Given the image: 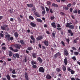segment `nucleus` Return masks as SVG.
<instances>
[{
  "label": "nucleus",
  "instance_id": "nucleus-39",
  "mask_svg": "<svg viewBox=\"0 0 80 80\" xmlns=\"http://www.w3.org/2000/svg\"><path fill=\"white\" fill-rule=\"evenodd\" d=\"M71 48L72 50H77V49L76 48H75V47H72Z\"/></svg>",
  "mask_w": 80,
  "mask_h": 80
},
{
  "label": "nucleus",
  "instance_id": "nucleus-20",
  "mask_svg": "<svg viewBox=\"0 0 80 80\" xmlns=\"http://www.w3.org/2000/svg\"><path fill=\"white\" fill-rule=\"evenodd\" d=\"M34 15L38 17H40V14L38 12H35L34 13Z\"/></svg>",
  "mask_w": 80,
  "mask_h": 80
},
{
  "label": "nucleus",
  "instance_id": "nucleus-18",
  "mask_svg": "<svg viewBox=\"0 0 80 80\" xmlns=\"http://www.w3.org/2000/svg\"><path fill=\"white\" fill-rule=\"evenodd\" d=\"M31 63L32 65L37 64V62L33 60L32 61H31Z\"/></svg>",
  "mask_w": 80,
  "mask_h": 80
},
{
  "label": "nucleus",
  "instance_id": "nucleus-6",
  "mask_svg": "<svg viewBox=\"0 0 80 80\" xmlns=\"http://www.w3.org/2000/svg\"><path fill=\"white\" fill-rule=\"evenodd\" d=\"M64 55H66V56H67L68 55V54H69V53H68V51L66 49L64 50Z\"/></svg>",
  "mask_w": 80,
  "mask_h": 80
},
{
  "label": "nucleus",
  "instance_id": "nucleus-3",
  "mask_svg": "<svg viewBox=\"0 0 80 80\" xmlns=\"http://www.w3.org/2000/svg\"><path fill=\"white\" fill-rule=\"evenodd\" d=\"M8 27V25H4L3 26L1 27V28L2 30H7L6 27Z\"/></svg>",
  "mask_w": 80,
  "mask_h": 80
},
{
  "label": "nucleus",
  "instance_id": "nucleus-54",
  "mask_svg": "<svg viewBox=\"0 0 80 80\" xmlns=\"http://www.w3.org/2000/svg\"><path fill=\"white\" fill-rule=\"evenodd\" d=\"M52 35L53 37H55V33L52 32Z\"/></svg>",
  "mask_w": 80,
  "mask_h": 80
},
{
  "label": "nucleus",
  "instance_id": "nucleus-15",
  "mask_svg": "<svg viewBox=\"0 0 80 80\" xmlns=\"http://www.w3.org/2000/svg\"><path fill=\"white\" fill-rule=\"evenodd\" d=\"M10 35L8 34L6 35V38H7L8 40H10Z\"/></svg>",
  "mask_w": 80,
  "mask_h": 80
},
{
  "label": "nucleus",
  "instance_id": "nucleus-32",
  "mask_svg": "<svg viewBox=\"0 0 80 80\" xmlns=\"http://www.w3.org/2000/svg\"><path fill=\"white\" fill-rule=\"evenodd\" d=\"M12 73L13 74H15L16 73V72H15V70L14 69L13 70L12 72Z\"/></svg>",
  "mask_w": 80,
  "mask_h": 80
},
{
  "label": "nucleus",
  "instance_id": "nucleus-52",
  "mask_svg": "<svg viewBox=\"0 0 80 80\" xmlns=\"http://www.w3.org/2000/svg\"><path fill=\"white\" fill-rule=\"evenodd\" d=\"M24 62H27V58H25V59L24 60Z\"/></svg>",
  "mask_w": 80,
  "mask_h": 80
},
{
  "label": "nucleus",
  "instance_id": "nucleus-34",
  "mask_svg": "<svg viewBox=\"0 0 80 80\" xmlns=\"http://www.w3.org/2000/svg\"><path fill=\"white\" fill-rule=\"evenodd\" d=\"M63 8L64 10H68V8L66 7H63Z\"/></svg>",
  "mask_w": 80,
  "mask_h": 80
},
{
  "label": "nucleus",
  "instance_id": "nucleus-41",
  "mask_svg": "<svg viewBox=\"0 0 80 80\" xmlns=\"http://www.w3.org/2000/svg\"><path fill=\"white\" fill-rule=\"evenodd\" d=\"M74 55H78V52H74Z\"/></svg>",
  "mask_w": 80,
  "mask_h": 80
},
{
  "label": "nucleus",
  "instance_id": "nucleus-12",
  "mask_svg": "<svg viewBox=\"0 0 80 80\" xmlns=\"http://www.w3.org/2000/svg\"><path fill=\"white\" fill-rule=\"evenodd\" d=\"M37 40H42L43 39V37L42 36H39L37 38H36Z\"/></svg>",
  "mask_w": 80,
  "mask_h": 80
},
{
  "label": "nucleus",
  "instance_id": "nucleus-26",
  "mask_svg": "<svg viewBox=\"0 0 80 80\" xmlns=\"http://www.w3.org/2000/svg\"><path fill=\"white\" fill-rule=\"evenodd\" d=\"M37 55V54L36 53H33L32 54V57L33 58H36V55Z\"/></svg>",
  "mask_w": 80,
  "mask_h": 80
},
{
  "label": "nucleus",
  "instance_id": "nucleus-25",
  "mask_svg": "<svg viewBox=\"0 0 80 80\" xmlns=\"http://www.w3.org/2000/svg\"><path fill=\"white\" fill-rule=\"evenodd\" d=\"M6 77L8 80H10V75H9L7 74L6 76Z\"/></svg>",
  "mask_w": 80,
  "mask_h": 80
},
{
  "label": "nucleus",
  "instance_id": "nucleus-17",
  "mask_svg": "<svg viewBox=\"0 0 80 80\" xmlns=\"http://www.w3.org/2000/svg\"><path fill=\"white\" fill-rule=\"evenodd\" d=\"M30 37L31 39L33 40V43H34L35 42V38H34L33 36H31Z\"/></svg>",
  "mask_w": 80,
  "mask_h": 80
},
{
  "label": "nucleus",
  "instance_id": "nucleus-53",
  "mask_svg": "<svg viewBox=\"0 0 80 80\" xmlns=\"http://www.w3.org/2000/svg\"><path fill=\"white\" fill-rule=\"evenodd\" d=\"M0 37H3V34L2 33H0Z\"/></svg>",
  "mask_w": 80,
  "mask_h": 80
},
{
  "label": "nucleus",
  "instance_id": "nucleus-61",
  "mask_svg": "<svg viewBox=\"0 0 80 80\" xmlns=\"http://www.w3.org/2000/svg\"><path fill=\"white\" fill-rule=\"evenodd\" d=\"M50 13H53V10H52V9H51L50 10Z\"/></svg>",
  "mask_w": 80,
  "mask_h": 80
},
{
  "label": "nucleus",
  "instance_id": "nucleus-44",
  "mask_svg": "<svg viewBox=\"0 0 80 80\" xmlns=\"http://www.w3.org/2000/svg\"><path fill=\"white\" fill-rule=\"evenodd\" d=\"M72 58L73 60H74V61H75V60H76V58H75V56L73 57Z\"/></svg>",
  "mask_w": 80,
  "mask_h": 80
},
{
  "label": "nucleus",
  "instance_id": "nucleus-35",
  "mask_svg": "<svg viewBox=\"0 0 80 80\" xmlns=\"http://www.w3.org/2000/svg\"><path fill=\"white\" fill-rule=\"evenodd\" d=\"M29 18H30V19H31L32 20H33L34 18L33 17L31 16H29Z\"/></svg>",
  "mask_w": 80,
  "mask_h": 80
},
{
  "label": "nucleus",
  "instance_id": "nucleus-57",
  "mask_svg": "<svg viewBox=\"0 0 80 80\" xmlns=\"http://www.w3.org/2000/svg\"><path fill=\"white\" fill-rule=\"evenodd\" d=\"M9 48L10 50H11L13 51V48H12V47H10Z\"/></svg>",
  "mask_w": 80,
  "mask_h": 80
},
{
  "label": "nucleus",
  "instance_id": "nucleus-27",
  "mask_svg": "<svg viewBox=\"0 0 80 80\" xmlns=\"http://www.w3.org/2000/svg\"><path fill=\"white\" fill-rule=\"evenodd\" d=\"M36 20L38 21V22H43L42 21V19H37Z\"/></svg>",
  "mask_w": 80,
  "mask_h": 80
},
{
  "label": "nucleus",
  "instance_id": "nucleus-42",
  "mask_svg": "<svg viewBox=\"0 0 80 80\" xmlns=\"http://www.w3.org/2000/svg\"><path fill=\"white\" fill-rule=\"evenodd\" d=\"M45 11H43L42 12V15L44 16V15H45Z\"/></svg>",
  "mask_w": 80,
  "mask_h": 80
},
{
  "label": "nucleus",
  "instance_id": "nucleus-48",
  "mask_svg": "<svg viewBox=\"0 0 80 80\" xmlns=\"http://www.w3.org/2000/svg\"><path fill=\"white\" fill-rule=\"evenodd\" d=\"M32 10L33 12H35L36 11L35 8V7L33 8L32 9Z\"/></svg>",
  "mask_w": 80,
  "mask_h": 80
},
{
  "label": "nucleus",
  "instance_id": "nucleus-60",
  "mask_svg": "<svg viewBox=\"0 0 80 80\" xmlns=\"http://www.w3.org/2000/svg\"><path fill=\"white\" fill-rule=\"evenodd\" d=\"M57 27H58V28H60V27H61V26H60V24H58Z\"/></svg>",
  "mask_w": 80,
  "mask_h": 80
},
{
  "label": "nucleus",
  "instance_id": "nucleus-14",
  "mask_svg": "<svg viewBox=\"0 0 80 80\" xmlns=\"http://www.w3.org/2000/svg\"><path fill=\"white\" fill-rule=\"evenodd\" d=\"M27 5L28 7H33V4H28Z\"/></svg>",
  "mask_w": 80,
  "mask_h": 80
},
{
  "label": "nucleus",
  "instance_id": "nucleus-51",
  "mask_svg": "<svg viewBox=\"0 0 80 80\" xmlns=\"http://www.w3.org/2000/svg\"><path fill=\"white\" fill-rule=\"evenodd\" d=\"M50 18H51V20H53V19H54V18H55V17H54V16L51 17Z\"/></svg>",
  "mask_w": 80,
  "mask_h": 80
},
{
  "label": "nucleus",
  "instance_id": "nucleus-64",
  "mask_svg": "<svg viewBox=\"0 0 80 80\" xmlns=\"http://www.w3.org/2000/svg\"><path fill=\"white\" fill-rule=\"evenodd\" d=\"M71 80H75V78H71Z\"/></svg>",
  "mask_w": 80,
  "mask_h": 80
},
{
  "label": "nucleus",
  "instance_id": "nucleus-63",
  "mask_svg": "<svg viewBox=\"0 0 80 80\" xmlns=\"http://www.w3.org/2000/svg\"><path fill=\"white\" fill-rule=\"evenodd\" d=\"M2 80H7V78H2Z\"/></svg>",
  "mask_w": 80,
  "mask_h": 80
},
{
  "label": "nucleus",
  "instance_id": "nucleus-36",
  "mask_svg": "<svg viewBox=\"0 0 80 80\" xmlns=\"http://www.w3.org/2000/svg\"><path fill=\"white\" fill-rule=\"evenodd\" d=\"M47 3L48 5H50L51 4V2H49V1H48L47 2Z\"/></svg>",
  "mask_w": 80,
  "mask_h": 80
},
{
  "label": "nucleus",
  "instance_id": "nucleus-23",
  "mask_svg": "<svg viewBox=\"0 0 80 80\" xmlns=\"http://www.w3.org/2000/svg\"><path fill=\"white\" fill-rule=\"evenodd\" d=\"M62 70L63 71H65V70H66V67L64 65H62Z\"/></svg>",
  "mask_w": 80,
  "mask_h": 80
},
{
  "label": "nucleus",
  "instance_id": "nucleus-43",
  "mask_svg": "<svg viewBox=\"0 0 80 80\" xmlns=\"http://www.w3.org/2000/svg\"><path fill=\"white\" fill-rule=\"evenodd\" d=\"M77 43V41L75 39H74L73 41V43Z\"/></svg>",
  "mask_w": 80,
  "mask_h": 80
},
{
  "label": "nucleus",
  "instance_id": "nucleus-7",
  "mask_svg": "<svg viewBox=\"0 0 80 80\" xmlns=\"http://www.w3.org/2000/svg\"><path fill=\"white\" fill-rule=\"evenodd\" d=\"M25 78L26 80H28V73L27 72H25L24 73Z\"/></svg>",
  "mask_w": 80,
  "mask_h": 80
},
{
  "label": "nucleus",
  "instance_id": "nucleus-24",
  "mask_svg": "<svg viewBox=\"0 0 80 80\" xmlns=\"http://www.w3.org/2000/svg\"><path fill=\"white\" fill-rule=\"evenodd\" d=\"M69 28L71 29H74V26L73 25H70Z\"/></svg>",
  "mask_w": 80,
  "mask_h": 80
},
{
  "label": "nucleus",
  "instance_id": "nucleus-56",
  "mask_svg": "<svg viewBox=\"0 0 80 80\" xmlns=\"http://www.w3.org/2000/svg\"><path fill=\"white\" fill-rule=\"evenodd\" d=\"M10 39V40H11V41L12 40H13V37H11Z\"/></svg>",
  "mask_w": 80,
  "mask_h": 80
},
{
  "label": "nucleus",
  "instance_id": "nucleus-50",
  "mask_svg": "<svg viewBox=\"0 0 80 80\" xmlns=\"http://www.w3.org/2000/svg\"><path fill=\"white\" fill-rule=\"evenodd\" d=\"M61 43L64 46H65V42H64L63 41H62Z\"/></svg>",
  "mask_w": 80,
  "mask_h": 80
},
{
  "label": "nucleus",
  "instance_id": "nucleus-49",
  "mask_svg": "<svg viewBox=\"0 0 80 80\" xmlns=\"http://www.w3.org/2000/svg\"><path fill=\"white\" fill-rule=\"evenodd\" d=\"M13 51H14V52H18V49H14L13 50Z\"/></svg>",
  "mask_w": 80,
  "mask_h": 80
},
{
  "label": "nucleus",
  "instance_id": "nucleus-31",
  "mask_svg": "<svg viewBox=\"0 0 80 80\" xmlns=\"http://www.w3.org/2000/svg\"><path fill=\"white\" fill-rule=\"evenodd\" d=\"M73 12L74 13H78V10L77 9H75Z\"/></svg>",
  "mask_w": 80,
  "mask_h": 80
},
{
  "label": "nucleus",
  "instance_id": "nucleus-19",
  "mask_svg": "<svg viewBox=\"0 0 80 80\" xmlns=\"http://www.w3.org/2000/svg\"><path fill=\"white\" fill-rule=\"evenodd\" d=\"M46 78L47 79H50L51 78H52V77L51 75L48 74L46 76Z\"/></svg>",
  "mask_w": 80,
  "mask_h": 80
},
{
  "label": "nucleus",
  "instance_id": "nucleus-33",
  "mask_svg": "<svg viewBox=\"0 0 80 80\" xmlns=\"http://www.w3.org/2000/svg\"><path fill=\"white\" fill-rule=\"evenodd\" d=\"M20 43L21 44H25V42H23V40H20Z\"/></svg>",
  "mask_w": 80,
  "mask_h": 80
},
{
  "label": "nucleus",
  "instance_id": "nucleus-29",
  "mask_svg": "<svg viewBox=\"0 0 80 80\" xmlns=\"http://www.w3.org/2000/svg\"><path fill=\"white\" fill-rule=\"evenodd\" d=\"M27 50L29 51H30L32 50V47H29L28 48Z\"/></svg>",
  "mask_w": 80,
  "mask_h": 80
},
{
  "label": "nucleus",
  "instance_id": "nucleus-11",
  "mask_svg": "<svg viewBox=\"0 0 80 80\" xmlns=\"http://www.w3.org/2000/svg\"><path fill=\"white\" fill-rule=\"evenodd\" d=\"M72 22L68 23L67 22V23L65 24V26L66 27H68L69 28V27H70V25H72Z\"/></svg>",
  "mask_w": 80,
  "mask_h": 80
},
{
  "label": "nucleus",
  "instance_id": "nucleus-4",
  "mask_svg": "<svg viewBox=\"0 0 80 80\" xmlns=\"http://www.w3.org/2000/svg\"><path fill=\"white\" fill-rule=\"evenodd\" d=\"M39 71L40 72H42V73H44V72H45V69L43 68V67H40L39 68Z\"/></svg>",
  "mask_w": 80,
  "mask_h": 80
},
{
  "label": "nucleus",
  "instance_id": "nucleus-16",
  "mask_svg": "<svg viewBox=\"0 0 80 80\" xmlns=\"http://www.w3.org/2000/svg\"><path fill=\"white\" fill-rule=\"evenodd\" d=\"M44 43L46 46H48V42L46 40H45Z\"/></svg>",
  "mask_w": 80,
  "mask_h": 80
},
{
  "label": "nucleus",
  "instance_id": "nucleus-1",
  "mask_svg": "<svg viewBox=\"0 0 80 80\" xmlns=\"http://www.w3.org/2000/svg\"><path fill=\"white\" fill-rule=\"evenodd\" d=\"M17 58H20L19 54L18 53H16V54H13V57L12 58V59H13V60H15Z\"/></svg>",
  "mask_w": 80,
  "mask_h": 80
},
{
  "label": "nucleus",
  "instance_id": "nucleus-47",
  "mask_svg": "<svg viewBox=\"0 0 80 80\" xmlns=\"http://www.w3.org/2000/svg\"><path fill=\"white\" fill-rule=\"evenodd\" d=\"M56 70L57 72H60L61 71L60 69V68H57L56 69Z\"/></svg>",
  "mask_w": 80,
  "mask_h": 80
},
{
  "label": "nucleus",
  "instance_id": "nucleus-62",
  "mask_svg": "<svg viewBox=\"0 0 80 80\" xmlns=\"http://www.w3.org/2000/svg\"><path fill=\"white\" fill-rule=\"evenodd\" d=\"M3 18V16H0V20H1Z\"/></svg>",
  "mask_w": 80,
  "mask_h": 80
},
{
  "label": "nucleus",
  "instance_id": "nucleus-8",
  "mask_svg": "<svg viewBox=\"0 0 80 80\" xmlns=\"http://www.w3.org/2000/svg\"><path fill=\"white\" fill-rule=\"evenodd\" d=\"M30 25L32 27H36V24L33 23V22H31L30 23Z\"/></svg>",
  "mask_w": 80,
  "mask_h": 80
},
{
  "label": "nucleus",
  "instance_id": "nucleus-22",
  "mask_svg": "<svg viewBox=\"0 0 80 80\" xmlns=\"http://www.w3.org/2000/svg\"><path fill=\"white\" fill-rule=\"evenodd\" d=\"M8 55L10 57H11V56H12L13 55V53L11 51H9L8 52Z\"/></svg>",
  "mask_w": 80,
  "mask_h": 80
},
{
  "label": "nucleus",
  "instance_id": "nucleus-9",
  "mask_svg": "<svg viewBox=\"0 0 80 80\" xmlns=\"http://www.w3.org/2000/svg\"><path fill=\"white\" fill-rule=\"evenodd\" d=\"M64 64L65 65H67L68 63V61L67 60V58H65L64 59Z\"/></svg>",
  "mask_w": 80,
  "mask_h": 80
},
{
  "label": "nucleus",
  "instance_id": "nucleus-10",
  "mask_svg": "<svg viewBox=\"0 0 80 80\" xmlns=\"http://www.w3.org/2000/svg\"><path fill=\"white\" fill-rule=\"evenodd\" d=\"M68 33H69V34H70V35H71V36H73V32H72V31L71 30H68Z\"/></svg>",
  "mask_w": 80,
  "mask_h": 80
},
{
  "label": "nucleus",
  "instance_id": "nucleus-40",
  "mask_svg": "<svg viewBox=\"0 0 80 80\" xmlns=\"http://www.w3.org/2000/svg\"><path fill=\"white\" fill-rule=\"evenodd\" d=\"M71 5H72V4L70 3L68 4V5H67V7H70Z\"/></svg>",
  "mask_w": 80,
  "mask_h": 80
},
{
  "label": "nucleus",
  "instance_id": "nucleus-59",
  "mask_svg": "<svg viewBox=\"0 0 80 80\" xmlns=\"http://www.w3.org/2000/svg\"><path fill=\"white\" fill-rule=\"evenodd\" d=\"M60 14H61V15H65V14L63 12H61Z\"/></svg>",
  "mask_w": 80,
  "mask_h": 80
},
{
  "label": "nucleus",
  "instance_id": "nucleus-37",
  "mask_svg": "<svg viewBox=\"0 0 80 80\" xmlns=\"http://www.w3.org/2000/svg\"><path fill=\"white\" fill-rule=\"evenodd\" d=\"M7 49V48L5 47H2V50H5Z\"/></svg>",
  "mask_w": 80,
  "mask_h": 80
},
{
  "label": "nucleus",
  "instance_id": "nucleus-38",
  "mask_svg": "<svg viewBox=\"0 0 80 80\" xmlns=\"http://www.w3.org/2000/svg\"><path fill=\"white\" fill-rule=\"evenodd\" d=\"M45 8L46 10V12H49V8H47V7H45Z\"/></svg>",
  "mask_w": 80,
  "mask_h": 80
},
{
  "label": "nucleus",
  "instance_id": "nucleus-13",
  "mask_svg": "<svg viewBox=\"0 0 80 80\" xmlns=\"http://www.w3.org/2000/svg\"><path fill=\"white\" fill-rule=\"evenodd\" d=\"M37 60L39 61L40 63L42 62V59L40 57H38L37 58Z\"/></svg>",
  "mask_w": 80,
  "mask_h": 80
},
{
  "label": "nucleus",
  "instance_id": "nucleus-58",
  "mask_svg": "<svg viewBox=\"0 0 80 80\" xmlns=\"http://www.w3.org/2000/svg\"><path fill=\"white\" fill-rule=\"evenodd\" d=\"M70 11L71 12H73V9H72V8H70Z\"/></svg>",
  "mask_w": 80,
  "mask_h": 80
},
{
  "label": "nucleus",
  "instance_id": "nucleus-46",
  "mask_svg": "<svg viewBox=\"0 0 80 80\" xmlns=\"http://www.w3.org/2000/svg\"><path fill=\"white\" fill-rule=\"evenodd\" d=\"M12 78H16V77H17V76L15 75L12 74Z\"/></svg>",
  "mask_w": 80,
  "mask_h": 80
},
{
  "label": "nucleus",
  "instance_id": "nucleus-2",
  "mask_svg": "<svg viewBox=\"0 0 80 80\" xmlns=\"http://www.w3.org/2000/svg\"><path fill=\"white\" fill-rule=\"evenodd\" d=\"M14 47H15V48L17 49L20 50V48L22 47V45L20 44H15L14 45Z\"/></svg>",
  "mask_w": 80,
  "mask_h": 80
},
{
  "label": "nucleus",
  "instance_id": "nucleus-28",
  "mask_svg": "<svg viewBox=\"0 0 80 80\" xmlns=\"http://www.w3.org/2000/svg\"><path fill=\"white\" fill-rule=\"evenodd\" d=\"M14 34V36L15 37H18V33H17V32H15Z\"/></svg>",
  "mask_w": 80,
  "mask_h": 80
},
{
  "label": "nucleus",
  "instance_id": "nucleus-5",
  "mask_svg": "<svg viewBox=\"0 0 80 80\" xmlns=\"http://www.w3.org/2000/svg\"><path fill=\"white\" fill-rule=\"evenodd\" d=\"M61 55V54L60 52H58L55 55H54V57L55 58H57V57H58L59 56H60Z\"/></svg>",
  "mask_w": 80,
  "mask_h": 80
},
{
  "label": "nucleus",
  "instance_id": "nucleus-55",
  "mask_svg": "<svg viewBox=\"0 0 80 80\" xmlns=\"http://www.w3.org/2000/svg\"><path fill=\"white\" fill-rule=\"evenodd\" d=\"M32 67L33 68H37V66L35 65H33L32 66Z\"/></svg>",
  "mask_w": 80,
  "mask_h": 80
},
{
  "label": "nucleus",
  "instance_id": "nucleus-45",
  "mask_svg": "<svg viewBox=\"0 0 80 80\" xmlns=\"http://www.w3.org/2000/svg\"><path fill=\"white\" fill-rule=\"evenodd\" d=\"M70 72L71 74H73L74 73V71H73V70H70Z\"/></svg>",
  "mask_w": 80,
  "mask_h": 80
},
{
  "label": "nucleus",
  "instance_id": "nucleus-30",
  "mask_svg": "<svg viewBox=\"0 0 80 80\" xmlns=\"http://www.w3.org/2000/svg\"><path fill=\"white\" fill-rule=\"evenodd\" d=\"M52 6H53L54 7H58V5L55 3H53L52 4Z\"/></svg>",
  "mask_w": 80,
  "mask_h": 80
},
{
  "label": "nucleus",
  "instance_id": "nucleus-21",
  "mask_svg": "<svg viewBox=\"0 0 80 80\" xmlns=\"http://www.w3.org/2000/svg\"><path fill=\"white\" fill-rule=\"evenodd\" d=\"M55 23L52 22L51 23V25L53 28H56V25Z\"/></svg>",
  "mask_w": 80,
  "mask_h": 80
}]
</instances>
